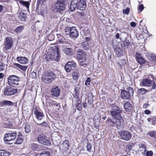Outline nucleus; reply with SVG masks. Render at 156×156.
<instances>
[{"mask_svg": "<svg viewBox=\"0 0 156 156\" xmlns=\"http://www.w3.org/2000/svg\"><path fill=\"white\" fill-rule=\"evenodd\" d=\"M122 113L121 108L116 105L112 106L110 113L113 119L107 118L105 121L106 124L110 128L116 127L118 129L122 128L124 125V119L122 116Z\"/></svg>", "mask_w": 156, "mask_h": 156, "instance_id": "1", "label": "nucleus"}, {"mask_svg": "<svg viewBox=\"0 0 156 156\" xmlns=\"http://www.w3.org/2000/svg\"><path fill=\"white\" fill-rule=\"evenodd\" d=\"M76 59L80 61V66L85 67L87 65V55L83 50L78 49L76 52Z\"/></svg>", "mask_w": 156, "mask_h": 156, "instance_id": "2", "label": "nucleus"}, {"mask_svg": "<svg viewBox=\"0 0 156 156\" xmlns=\"http://www.w3.org/2000/svg\"><path fill=\"white\" fill-rule=\"evenodd\" d=\"M56 78V75L53 72L47 71L43 73L41 80L46 83H50L55 80Z\"/></svg>", "mask_w": 156, "mask_h": 156, "instance_id": "3", "label": "nucleus"}, {"mask_svg": "<svg viewBox=\"0 0 156 156\" xmlns=\"http://www.w3.org/2000/svg\"><path fill=\"white\" fill-rule=\"evenodd\" d=\"M17 135L16 131H10L5 134L3 139L4 142L6 144H12L13 143V141L16 139Z\"/></svg>", "mask_w": 156, "mask_h": 156, "instance_id": "4", "label": "nucleus"}, {"mask_svg": "<svg viewBox=\"0 0 156 156\" xmlns=\"http://www.w3.org/2000/svg\"><path fill=\"white\" fill-rule=\"evenodd\" d=\"M121 90V97L123 99L129 100L133 97V90L130 87H128L126 90Z\"/></svg>", "mask_w": 156, "mask_h": 156, "instance_id": "5", "label": "nucleus"}, {"mask_svg": "<svg viewBox=\"0 0 156 156\" xmlns=\"http://www.w3.org/2000/svg\"><path fill=\"white\" fill-rule=\"evenodd\" d=\"M7 80L9 85L16 88L19 85V82L20 80V78L16 75H12L8 77Z\"/></svg>", "mask_w": 156, "mask_h": 156, "instance_id": "6", "label": "nucleus"}, {"mask_svg": "<svg viewBox=\"0 0 156 156\" xmlns=\"http://www.w3.org/2000/svg\"><path fill=\"white\" fill-rule=\"evenodd\" d=\"M65 32L66 35H69L73 39L76 38L79 36L78 32L74 27H66L65 29Z\"/></svg>", "mask_w": 156, "mask_h": 156, "instance_id": "7", "label": "nucleus"}, {"mask_svg": "<svg viewBox=\"0 0 156 156\" xmlns=\"http://www.w3.org/2000/svg\"><path fill=\"white\" fill-rule=\"evenodd\" d=\"M37 141L39 144L46 146H50L51 145V142L49 138L42 134L38 136Z\"/></svg>", "mask_w": 156, "mask_h": 156, "instance_id": "8", "label": "nucleus"}, {"mask_svg": "<svg viewBox=\"0 0 156 156\" xmlns=\"http://www.w3.org/2000/svg\"><path fill=\"white\" fill-rule=\"evenodd\" d=\"M11 86H7L5 88L3 91L4 94L6 96H11L15 94L18 92V89L14 88Z\"/></svg>", "mask_w": 156, "mask_h": 156, "instance_id": "9", "label": "nucleus"}, {"mask_svg": "<svg viewBox=\"0 0 156 156\" xmlns=\"http://www.w3.org/2000/svg\"><path fill=\"white\" fill-rule=\"evenodd\" d=\"M60 90L57 86H54L51 90L50 94L53 98H57L60 96Z\"/></svg>", "mask_w": 156, "mask_h": 156, "instance_id": "10", "label": "nucleus"}, {"mask_svg": "<svg viewBox=\"0 0 156 156\" xmlns=\"http://www.w3.org/2000/svg\"><path fill=\"white\" fill-rule=\"evenodd\" d=\"M4 44V49L6 51L10 49L13 44L12 38L9 37H6Z\"/></svg>", "mask_w": 156, "mask_h": 156, "instance_id": "11", "label": "nucleus"}, {"mask_svg": "<svg viewBox=\"0 0 156 156\" xmlns=\"http://www.w3.org/2000/svg\"><path fill=\"white\" fill-rule=\"evenodd\" d=\"M142 83L143 85L144 86L150 87L152 86L151 89H155L156 87V84L155 81L148 79H143Z\"/></svg>", "mask_w": 156, "mask_h": 156, "instance_id": "12", "label": "nucleus"}, {"mask_svg": "<svg viewBox=\"0 0 156 156\" xmlns=\"http://www.w3.org/2000/svg\"><path fill=\"white\" fill-rule=\"evenodd\" d=\"M77 63L74 61H69L65 65V69L67 72H70L72 70V68H76Z\"/></svg>", "mask_w": 156, "mask_h": 156, "instance_id": "13", "label": "nucleus"}, {"mask_svg": "<svg viewBox=\"0 0 156 156\" xmlns=\"http://www.w3.org/2000/svg\"><path fill=\"white\" fill-rule=\"evenodd\" d=\"M120 135L122 139L126 141L129 140L132 137L131 133L127 131H122L121 132Z\"/></svg>", "mask_w": 156, "mask_h": 156, "instance_id": "14", "label": "nucleus"}, {"mask_svg": "<svg viewBox=\"0 0 156 156\" xmlns=\"http://www.w3.org/2000/svg\"><path fill=\"white\" fill-rule=\"evenodd\" d=\"M86 6V0H79L77 1V9L83 11L85 9Z\"/></svg>", "mask_w": 156, "mask_h": 156, "instance_id": "15", "label": "nucleus"}, {"mask_svg": "<svg viewBox=\"0 0 156 156\" xmlns=\"http://www.w3.org/2000/svg\"><path fill=\"white\" fill-rule=\"evenodd\" d=\"M65 9V4L57 3L55 5V10L56 12H60Z\"/></svg>", "mask_w": 156, "mask_h": 156, "instance_id": "16", "label": "nucleus"}, {"mask_svg": "<svg viewBox=\"0 0 156 156\" xmlns=\"http://www.w3.org/2000/svg\"><path fill=\"white\" fill-rule=\"evenodd\" d=\"M13 67L15 69L20 70L25 72L28 67V66H23L19 63H13Z\"/></svg>", "mask_w": 156, "mask_h": 156, "instance_id": "17", "label": "nucleus"}, {"mask_svg": "<svg viewBox=\"0 0 156 156\" xmlns=\"http://www.w3.org/2000/svg\"><path fill=\"white\" fill-rule=\"evenodd\" d=\"M34 115L38 120H41L44 117V115L42 112L39 111L36 108L34 109Z\"/></svg>", "mask_w": 156, "mask_h": 156, "instance_id": "18", "label": "nucleus"}, {"mask_svg": "<svg viewBox=\"0 0 156 156\" xmlns=\"http://www.w3.org/2000/svg\"><path fill=\"white\" fill-rule=\"evenodd\" d=\"M48 103L49 105L53 107H55L56 109L59 110L61 107L60 104L56 101L53 100L51 99H49Z\"/></svg>", "mask_w": 156, "mask_h": 156, "instance_id": "19", "label": "nucleus"}, {"mask_svg": "<svg viewBox=\"0 0 156 156\" xmlns=\"http://www.w3.org/2000/svg\"><path fill=\"white\" fill-rule=\"evenodd\" d=\"M19 19L21 21H25L27 18L26 13L23 11L19 12L17 14Z\"/></svg>", "mask_w": 156, "mask_h": 156, "instance_id": "20", "label": "nucleus"}, {"mask_svg": "<svg viewBox=\"0 0 156 156\" xmlns=\"http://www.w3.org/2000/svg\"><path fill=\"white\" fill-rule=\"evenodd\" d=\"M136 58L137 62L140 65L144 64L146 62L139 53H136Z\"/></svg>", "mask_w": 156, "mask_h": 156, "instance_id": "21", "label": "nucleus"}, {"mask_svg": "<svg viewBox=\"0 0 156 156\" xmlns=\"http://www.w3.org/2000/svg\"><path fill=\"white\" fill-rule=\"evenodd\" d=\"M52 58L53 60L58 61L60 57L59 56V49L58 48H56V50L55 51L52 52Z\"/></svg>", "mask_w": 156, "mask_h": 156, "instance_id": "22", "label": "nucleus"}, {"mask_svg": "<svg viewBox=\"0 0 156 156\" xmlns=\"http://www.w3.org/2000/svg\"><path fill=\"white\" fill-rule=\"evenodd\" d=\"M16 59L21 64H26L28 63V59L26 57H18Z\"/></svg>", "mask_w": 156, "mask_h": 156, "instance_id": "23", "label": "nucleus"}, {"mask_svg": "<svg viewBox=\"0 0 156 156\" xmlns=\"http://www.w3.org/2000/svg\"><path fill=\"white\" fill-rule=\"evenodd\" d=\"M13 105V103L11 101L4 100L0 101V107L5 106H10Z\"/></svg>", "mask_w": 156, "mask_h": 156, "instance_id": "24", "label": "nucleus"}, {"mask_svg": "<svg viewBox=\"0 0 156 156\" xmlns=\"http://www.w3.org/2000/svg\"><path fill=\"white\" fill-rule=\"evenodd\" d=\"M76 98H77V100L76 101V108L77 110L80 111L82 110V105L81 104L82 101L80 100L78 96H76Z\"/></svg>", "mask_w": 156, "mask_h": 156, "instance_id": "25", "label": "nucleus"}, {"mask_svg": "<svg viewBox=\"0 0 156 156\" xmlns=\"http://www.w3.org/2000/svg\"><path fill=\"white\" fill-rule=\"evenodd\" d=\"M69 147V141L68 140H65L63 142L62 145V147L64 150H68Z\"/></svg>", "mask_w": 156, "mask_h": 156, "instance_id": "26", "label": "nucleus"}, {"mask_svg": "<svg viewBox=\"0 0 156 156\" xmlns=\"http://www.w3.org/2000/svg\"><path fill=\"white\" fill-rule=\"evenodd\" d=\"M124 108L126 111L130 112L132 109V105L129 102H126L124 105Z\"/></svg>", "mask_w": 156, "mask_h": 156, "instance_id": "27", "label": "nucleus"}, {"mask_svg": "<svg viewBox=\"0 0 156 156\" xmlns=\"http://www.w3.org/2000/svg\"><path fill=\"white\" fill-rule=\"evenodd\" d=\"M64 52L66 55L70 56H72L73 53V51L71 48H66L64 49Z\"/></svg>", "mask_w": 156, "mask_h": 156, "instance_id": "28", "label": "nucleus"}, {"mask_svg": "<svg viewBox=\"0 0 156 156\" xmlns=\"http://www.w3.org/2000/svg\"><path fill=\"white\" fill-rule=\"evenodd\" d=\"M77 2H75V1H72L70 4V11H73L75 10L76 8H77Z\"/></svg>", "mask_w": 156, "mask_h": 156, "instance_id": "29", "label": "nucleus"}, {"mask_svg": "<svg viewBox=\"0 0 156 156\" xmlns=\"http://www.w3.org/2000/svg\"><path fill=\"white\" fill-rule=\"evenodd\" d=\"M80 74L77 70L74 72L72 74L73 78L75 80L77 81L80 76Z\"/></svg>", "mask_w": 156, "mask_h": 156, "instance_id": "30", "label": "nucleus"}, {"mask_svg": "<svg viewBox=\"0 0 156 156\" xmlns=\"http://www.w3.org/2000/svg\"><path fill=\"white\" fill-rule=\"evenodd\" d=\"M13 125L10 121H8V123L5 122L3 124L4 127L8 129H12L13 127Z\"/></svg>", "mask_w": 156, "mask_h": 156, "instance_id": "31", "label": "nucleus"}, {"mask_svg": "<svg viewBox=\"0 0 156 156\" xmlns=\"http://www.w3.org/2000/svg\"><path fill=\"white\" fill-rule=\"evenodd\" d=\"M115 54L118 57H119L123 54V50L119 48H115Z\"/></svg>", "mask_w": 156, "mask_h": 156, "instance_id": "32", "label": "nucleus"}, {"mask_svg": "<svg viewBox=\"0 0 156 156\" xmlns=\"http://www.w3.org/2000/svg\"><path fill=\"white\" fill-rule=\"evenodd\" d=\"M19 3L23 6H25L27 9H29L30 3L28 1H25L23 0H20L19 1Z\"/></svg>", "mask_w": 156, "mask_h": 156, "instance_id": "33", "label": "nucleus"}, {"mask_svg": "<svg viewBox=\"0 0 156 156\" xmlns=\"http://www.w3.org/2000/svg\"><path fill=\"white\" fill-rule=\"evenodd\" d=\"M24 28V26L23 25L17 27L14 30V32L18 33L21 32Z\"/></svg>", "mask_w": 156, "mask_h": 156, "instance_id": "34", "label": "nucleus"}, {"mask_svg": "<svg viewBox=\"0 0 156 156\" xmlns=\"http://www.w3.org/2000/svg\"><path fill=\"white\" fill-rule=\"evenodd\" d=\"M10 155V153L9 152L3 150H0V156H9Z\"/></svg>", "mask_w": 156, "mask_h": 156, "instance_id": "35", "label": "nucleus"}, {"mask_svg": "<svg viewBox=\"0 0 156 156\" xmlns=\"http://www.w3.org/2000/svg\"><path fill=\"white\" fill-rule=\"evenodd\" d=\"M57 36L59 42L61 43L64 42L65 41V38L62 35L60 34H57Z\"/></svg>", "mask_w": 156, "mask_h": 156, "instance_id": "36", "label": "nucleus"}, {"mask_svg": "<svg viewBox=\"0 0 156 156\" xmlns=\"http://www.w3.org/2000/svg\"><path fill=\"white\" fill-rule=\"evenodd\" d=\"M23 139L22 137H17L14 144H20L23 143Z\"/></svg>", "mask_w": 156, "mask_h": 156, "instance_id": "37", "label": "nucleus"}, {"mask_svg": "<svg viewBox=\"0 0 156 156\" xmlns=\"http://www.w3.org/2000/svg\"><path fill=\"white\" fill-rule=\"evenodd\" d=\"M25 131L27 133H29L30 132V125L26 124L25 125Z\"/></svg>", "mask_w": 156, "mask_h": 156, "instance_id": "38", "label": "nucleus"}, {"mask_svg": "<svg viewBox=\"0 0 156 156\" xmlns=\"http://www.w3.org/2000/svg\"><path fill=\"white\" fill-rule=\"evenodd\" d=\"M38 145L37 144L33 143L31 144V149L33 151H36L38 147Z\"/></svg>", "mask_w": 156, "mask_h": 156, "instance_id": "39", "label": "nucleus"}, {"mask_svg": "<svg viewBox=\"0 0 156 156\" xmlns=\"http://www.w3.org/2000/svg\"><path fill=\"white\" fill-rule=\"evenodd\" d=\"M147 91V90L144 88H141L138 90V92L140 94H145Z\"/></svg>", "mask_w": 156, "mask_h": 156, "instance_id": "40", "label": "nucleus"}, {"mask_svg": "<svg viewBox=\"0 0 156 156\" xmlns=\"http://www.w3.org/2000/svg\"><path fill=\"white\" fill-rule=\"evenodd\" d=\"M37 126H41L46 127L48 126V123L47 122L44 121L40 123H36Z\"/></svg>", "mask_w": 156, "mask_h": 156, "instance_id": "41", "label": "nucleus"}, {"mask_svg": "<svg viewBox=\"0 0 156 156\" xmlns=\"http://www.w3.org/2000/svg\"><path fill=\"white\" fill-rule=\"evenodd\" d=\"M50 154L48 151H43L41 153L39 156H50Z\"/></svg>", "mask_w": 156, "mask_h": 156, "instance_id": "42", "label": "nucleus"}, {"mask_svg": "<svg viewBox=\"0 0 156 156\" xmlns=\"http://www.w3.org/2000/svg\"><path fill=\"white\" fill-rule=\"evenodd\" d=\"M46 0H37V5L39 6L40 5H42L46 2Z\"/></svg>", "mask_w": 156, "mask_h": 156, "instance_id": "43", "label": "nucleus"}, {"mask_svg": "<svg viewBox=\"0 0 156 156\" xmlns=\"http://www.w3.org/2000/svg\"><path fill=\"white\" fill-rule=\"evenodd\" d=\"M86 148L87 151L88 152H91L90 150L92 148V146L90 143L88 142L87 143V146H86Z\"/></svg>", "mask_w": 156, "mask_h": 156, "instance_id": "44", "label": "nucleus"}, {"mask_svg": "<svg viewBox=\"0 0 156 156\" xmlns=\"http://www.w3.org/2000/svg\"><path fill=\"white\" fill-rule=\"evenodd\" d=\"M5 65L2 62L0 61V72L4 70Z\"/></svg>", "mask_w": 156, "mask_h": 156, "instance_id": "45", "label": "nucleus"}, {"mask_svg": "<svg viewBox=\"0 0 156 156\" xmlns=\"http://www.w3.org/2000/svg\"><path fill=\"white\" fill-rule=\"evenodd\" d=\"M91 82V79L90 77H87V78L86 82L85 83V85L88 86L90 85V83Z\"/></svg>", "mask_w": 156, "mask_h": 156, "instance_id": "46", "label": "nucleus"}, {"mask_svg": "<svg viewBox=\"0 0 156 156\" xmlns=\"http://www.w3.org/2000/svg\"><path fill=\"white\" fill-rule=\"evenodd\" d=\"M149 134L151 136L156 138V132L150 131L149 132Z\"/></svg>", "mask_w": 156, "mask_h": 156, "instance_id": "47", "label": "nucleus"}, {"mask_svg": "<svg viewBox=\"0 0 156 156\" xmlns=\"http://www.w3.org/2000/svg\"><path fill=\"white\" fill-rule=\"evenodd\" d=\"M47 58L48 59L50 60H53V59L52 58V53L51 54H48L46 55V56Z\"/></svg>", "mask_w": 156, "mask_h": 156, "instance_id": "48", "label": "nucleus"}, {"mask_svg": "<svg viewBox=\"0 0 156 156\" xmlns=\"http://www.w3.org/2000/svg\"><path fill=\"white\" fill-rule=\"evenodd\" d=\"M130 11V9L129 8L127 7L125 9L123 10V13L126 14H128Z\"/></svg>", "mask_w": 156, "mask_h": 156, "instance_id": "49", "label": "nucleus"}, {"mask_svg": "<svg viewBox=\"0 0 156 156\" xmlns=\"http://www.w3.org/2000/svg\"><path fill=\"white\" fill-rule=\"evenodd\" d=\"M144 7L143 5L141 4L138 6V10L140 11V12L144 9Z\"/></svg>", "mask_w": 156, "mask_h": 156, "instance_id": "50", "label": "nucleus"}, {"mask_svg": "<svg viewBox=\"0 0 156 156\" xmlns=\"http://www.w3.org/2000/svg\"><path fill=\"white\" fill-rule=\"evenodd\" d=\"M88 44L84 43L82 44V46L83 48L85 50H87L88 48Z\"/></svg>", "mask_w": 156, "mask_h": 156, "instance_id": "51", "label": "nucleus"}, {"mask_svg": "<svg viewBox=\"0 0 156 156\" xmlns=\"http://www.w3.org/2000/svg\"><path fill=\"white\" fill-rule=\"evenodd\" d=\"M147 156H152L153 152L151 151H147L146 154Z\"/></svg>", "mask_w": 156, "mask_h": 156, "instance_id": "52", "label": "nucleus"}, {"mask_svg": "<svg viewBox=\"0 0 156 156\" xmlns=\"http://www.w3.org/2000/svg\"><path fill=\"white\" fill-rule=\"evenodd\" d=\"M121 64L120 66H124L126 64V61L125 60L122 59L120 61Z\"/></svg>", "mask_w": 156, "mask_h": 156, "instance_id": "53", "label": "nucleus"}, {"mask_svg": "<svg viewBox=\"0 0 156 156\" xmlns=\"http://www.w3.org/2000/svg\"><path fill=\"white\" fill-rule=\"evenodd\" d=\"M78 15L80 16H84L85 15V14L83 12H78Z\"/></svg>", "mask_w": 156, "mask_h": 156, "instance_id": "54", "label": "nucleus"}, {"mask_svg": "<svg viewBox=\"0 0 156 156\" xmlns=\"http://www.w3.org/2000/svg\"><path fill=\"white\" fill-rule=\"evenodd\" d=\"M152 124L155 125L156 123V118L154 117L152 118Z\"/></svg>", "mask_w": 156, "mask_h": 156, "instance_id": "55", "label": "nucleus"}, {"mask_svg": "<svg viewBox=\"0 0 156 156\" xmlns=\"http://www.w3.org/2000/svg\"><path fill=\"white\" fill-rule=\"evenodd\" d=\"M139 147L140 148H144L145 149L146 148V147L144 144L141 143L139 145Z\"/></svg>", "mask_w": 156, "mask_h": 156, "instance_id": "56", "label": "nucleus"}, {"mask_svg": "<svg viewBox=\"0 0 156 156\" xmlns=\"http://www.w3.org/2000/svg\"><path fill=\"white\" fill-rule=\"evenodd\" d=\"M66 0H58L57 2L58 3L65 4V3H66Z\"/></svg>", "mask_w": 156, "mask_h": 156, "instance_id": "57", "label": "nucleus"}, {"mask_svg": "<svg viewBox=\"0 0 156 156\" xmlns=\"http://www.w3.org/2000/svg\"><path fill=\"white\" fill-rule=\"evenodd\" d=\"M130 42L129 41H125L124 42V47L127 48Z\"/></svg>", "mask_w": 156, "mask_h": 156, "instance_id": "58", "label": "nucleus"}, {"mask_svg": "<svg viewBox=\"0 0 156 156\" xmlns=\"http://www.w3.org/2000/svg\"><path fill=\"white\" fill-rule=\"evenodd\" d=\"M130 25L131 27H135L136 26V23L135 22H131Z\"/></svg>", "mask_w": 156, "mask_h": 156, "instance_id": "59", "label": "nucleus"}, {"mask_svg": "<svg viewBox=\"0 0 156 156\" xmlns=\"http://www.w3.org/2000/svg\"><path fill=\"white\" fill-rule=\"evenodd\" d=\"M87 103L89 105H91L93 103L92 98V99H89V98H88Z\"/></svg>", "mask_w": 156, "mask_h": 156, "instance_id": "60", "label": "nucleus"}, {"mask_svg": "<svg viewBox=\"0 0 156 156\" xmlns=\"http://www.w3.org/2000/svg\"><path fill=\"white\" fill-rule=\"evenodd\" d=\"M149 106V105L148 104L145 103L144 104L143 107L144 108L146 109Z\"/></svg>", "mask_w": 156, "mask_h": 156, "instance_id": "61", "label": "nucleus"}, {"mask_svg": "<svg viewBox=\"0 0 156 156\" xmlns=\"http://www.w3.org/2000/svg\"><path fill=\"white\" fill-rule=\"evenodd\" d=\"M144 113L147 115H149L151 113V111L149 110H146L144 111Z\"/></svg>", "mask_w": 156, "mask_h": 156, "instance_id": "62", "label": "nucleus"}, {"mask_svg": "<svg viewBox=\"0 0 156 156\" xmlns=\"http://www.w3.org/2000/svg\"><path fill=\"white\" fill-rule=\"evenodd\" d=\"M17 137L23 138V135L21 132H20L18 133Z\"/></svg>", "mask_w": 156, "mask_h": 156, "instance_id": "63", "label": "nucleus"}, {"mask_svg": "<svg viewBox=\"0 0 156 156\" xmlns=\"http://www.w3.org/2000/svg\"><path fill=\"white\" fill-rule=\"evenodd\" d=\"M4 76V74L2 73H0V79H2Z\"/></svg>", "mask_w": 156, "mask_h": 156, "instance_id": "64", "label": "nucleus"}]
</instances>
